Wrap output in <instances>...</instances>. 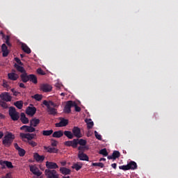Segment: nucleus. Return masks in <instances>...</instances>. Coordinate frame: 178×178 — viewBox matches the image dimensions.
Returning a JSON list of instances; mask_svg holds the SVG:
<instances>
[{
    "mask_svg": "<svg viewBox=\"0 0 178 178\" xmlns=\"http://www.w3.org/2000/svg\"><path fill=\"white\" fill-rule=\"evenodd\" d=\"M78 158L79 161H86L87 162H88L89 161L88 156H87V154L83 152L78 153Z\"/></svg>",
    "mask_w": 178,
    "mask_h": 178,
    "instance_id": "obj_17",
    "label": "nucleus"
},
{
    "mask_svg": "<svg viewBox=\"0 0 178 178\" xmlns=\"http://www.w3.org/2000/svg\"><path fill=\"white\" fill-rule=\"evenodd\" d=\"M21 48L22 51L25 52V54H31V49H30V47H29V46H27L26 43H22Z\"/></svg>",
    "mask_w": 178,
    "mask_h": 178,
    "instance_id": "obj_20",
    "label": "nucleus"
},
{
    "mask_svg": "<svg viewBox=\"0 0 178 178\" xmlns=\"http://www.w3.org/2000/svg\"><path fill=\"white\" fill-rule=\"evenodd\" d=\"M21 130H24L26 133H34L35 131V128L33 127V126H26L23 125L21 128Z\"/></svg>",
    "mask_w": 178,
    "mask_h": 178,
    "instance_id": "obj_11",
    "label": "nucleus"
},
{
    "mask_svg": "<svg viewBox=\"0 0 178 178\" xmlns=\"http://www.w3.org/2000/svg\"><path fill=\"white\" fill-rule=\"evenodd\" d=\"M0 165H6L8 169H13V164L12 162L8 161H0Z\"/></svg>",
    "mask_w": 178,
    "mask_h": 178,
    "instance_id": "obj_23",
    "label": "nucleus"
},
{
    "mask_svg": "<svg viewBox=\"0 0 178 178\" xmlns=\"http://www.w3.org/2000/svg\"><path fill=\"white\" fill-rule=\"evenodd\" d=\"M81 103L80 102H74V101H67L65 103V106L64 107V111L65 112H72V109L74 108L75 112H81V108H80V104Z\"/></svg>",
    "mask_w": 178,
    "mask_h": 178,
    "instance_id": "obj_1",
    "label": "nucleus"
},
{
    "mask_svg": "<svg viewBox=\"0 0 178 178\" xmlns=\"http://www.w3.org/2000/svg\"><path fill=\"white\" fill-rule=\"evenodd\" d=\"M83 148H84L85 151L86 150L88 151V149H89L88 146H86V145L83 146Z\"/></svg>",
    "mask_w": 178,
    "mask_h": 178,
    "instance_id": "obj_63",
    "label": "nucleus"
},
{
    "mask_svg": "<svg viewBox=\"0 0 178 178\" xmlns=\"http://www.w3.org/2000/svg\"><path fill=\"white\" fill-rule=\"evenodd\" d=\"M102 161H106V159H105V158H101V159H99V162H102Z\"/></svg>",
    "mask_w": 178,
    "mask_h": 178,
    "instance_id": "obj_64",
    "label": "nucleus"
},
{
    "mask_svg": "<svg viewBox=\"0 0 178 178\" xmlns=\"http://www.w3.org/2000/svg\"><path fill=\"white\" fill-rule=\"evenodd\" d=\"M20 120L23 124H27V123H29V118L26 117L24 113H21Z\"/></svg>",
    "mask_w": 178,
    "mask_h": 178,
    "instance_id": "obj_25",
    "label": "nucleus"
},
{
    "mask_svg": "<svg viewBox=\"0 0 178 178\" xmlns=\"http://www.w3.org/2000/svg\"><path fill=\"white\" fill-rule=\"evenodd\" d=\"M120 156V152L119 151L115 150L112 155L108 156L107 159H117V158H119Z\"/></svg>",
    "mask_w": 178,
    "mask_h": 178,
    "instance_id": "obj_18",
    "label": "nucleus"
},
{
    "mask_svg": "<svg viewBox=\"0 0 178 178\" xmlns=\"http://www.w3.org/2000/svg\"><path fill=\"white\" fill-rule=\"evenodd\" d=\"M32 98L35 99V101H41V99H42V95L35 94L32 96Z\"/></svg>",
    "mask_w": 178,
    "mask_h": 178,
    "instance_id": "obj_36",
    "label": "nucleus"
},
{
    "mask_svg": "<svg viewBox=\"0 0 178 178\" xmlns=\"http://www.w3.org/2000/svg\"><path fill=\"white\" fill-rule=\"evenodd\" d=\"M81 168H83V166H81L77 163L72 165V169H75L77 171L80 170V169H81Z\"/></svg>",
    "mask_w": 178,
    "mask_h": 178,
    "instance_id": "obj_40",
    "label": "nucleus"
},
{
    "mask_svg": "<svg viewBox=\"0 0 178 178\" xmlns=\"http://www.w3.org/2000/svg\"><path fill=\"white\" fill-rule=\"evenodd\" d=\"M44 173L48 178H59V175L56 173L55 170H45Z\"/></svg>",
    "mask_w": 178,
    "mask_h": 178,
    "instance_id": "obj_4",
    "label": "nucleus"
},
{
    "mask_svg": "<svg viewBox=\"0 0 178 178\" xmlns=\"http://www.w3.org/2000/svg\"><path fill=\"white\" fill-rule=\"evenodd\" d=\"M3 87H4V88H9V86L8 85V83H3Z\"/></svg>",
    "mask_w": 178,
    "mask_h": 178,
    "instance_id": "obj_58",
    "label": "nucleus"
},
{
    "mask_svg": "<svg viewBox=\"0 0 178 178\" xmlns=\"http://www.w3.org/2000/svg\"><path fill=\"white\" fill-rule=\"evenodd\" d=\"M15 106L18 109H22L23 108V102L22 101H17L14 103Z\"/></svg>",
    "mask_w": 178,
    "mask_h": 178,
    "instance_id": "obj_33",
    "label": "nucleus"
},
{
    "mask_svg": "<svg viewBox=\"0 0 178 178\" xmlns=\"http://www.w3.org/2000/svg\"><path fill=\"white\" fill-rule=\"evenodd\" d=\"M85 123H86L87 124V129L88 130L92 129V127H94V122L92 121L91 119H85Z\"/></svg>",
    "mask_w": 178,
    "mask_h": 178,
    "instance_id": "obj_22",
    "label": "nucleus"
},
{
    "mask_svg": "<svg viewBox=\"0 0 178 178\" xmlns=\"http://www.w3.org/2000/svg\"><path fill=\"white\" fill-rule=\"evenodd\" d=\"M128 168L131 170H135V169H137V163L135 161H131L128 163Z\"/></svg>",
    "mask_w": 178,
    "mask_h": 178,
    "instance_id": "obj_28",
    "label": "nucleus"
},
{
    "mask_svg": "<svg viewBox=\"0 0 178 178\" xmlns=\"http://www.w3.org/2000/svg\"><path fill=\"white\" fill-rule=\"evenodd\" d=\"M19 94H20V92H17V91H15V92L13 93V95L15 97H17L19 95Z\"/></svg>",
    "mask_w": 178,
    "mask_h": 178,
    "instance_id": "obj_59",
    "label": "nucleus"
},
{
    "mask_svg": "<svg viewBox=\"0 0 178 178\" xmlns=\"http://www.w3.org/2000/svg\"><path fill=\"white\" fill-rule=\"evenodd\" d=\"M67 124H69V120L63 118H60V122L58 123H56L55 126L56 127H66Z\"/></svg>",
    "mask_w": 178,
    "mask_h": 178,
    "instance_id": "obj_7",
    "label": "nucleus"
},
{
    "mask_svg": "<svg viewBox=\"0 0 178 178\" xmlns=\"http://www.w3.org/2000/svg\"><path fill=\"white\" fill-rule=\"evenodd\" d=\"M8 50V46L6 44H3L1 45V51H6Z\"/></svg>",
    "mask_w": 178,
    "mask_h": 178,
    "instance_id": "obj_53",
    "label": "nucleus"
},
{
    "mask_svg": "<svg viewBox=\"0 0 178 178\" xmlns=\"http://www.w3.org/2000/svg\"><path fill=\"white\" fill-rule=\"evenodd\" d=\"M27 143L29 145H31V147H37V145H38V144L37 143V142L33 140V139L31 140H28Z\"/></svg>",
    "mask_w": 178,
    "mask_h": 178,
    "instance_id": "obj_34",
    "label": "nucleus"
},
{
    "mask_svg": "<svg viewBox=\"0 0 178 178\" xmlns=\"http://www.w3.org/2000/svg\"><path fill=\"white\" fill-rule=\"evenodd\" d=\"M19 87H20V88H26V85H24V83H20Z\"/></svg>",
    "mask_w": 178,
    "mask_h": 178,
    "instance_id": "obj_56",
    "label": "nucleus"
},
{
    "mask_svg": "<svg viewBox=\"0 0 178 178\" xmlns=\"http://www.w3.org/2000/svg\"><path fill=\"white\" fill-rule=\"evenodd\" d=\"M29 134H24V133H21L19 134V137H21V138H26V140H29Z\"/></svg>",
    "mask_w": 178,
    "mask_h": 178,
    "instance_id": "obj_44",
    "label": "nucleus"
},
{
    "mask_svg": "<svg viewBox=\"0 0 178 178\" xmlns=\"http://www.w3.org/2000/svg\"><path fill=\"white\" fill-rule=\"evenodd\" d=\"M53 133H54V130H52V129H50V130H44V131H42V134H43L44 136H51V134H53Z\"/></svg>",
    "mask_w": 178,
    "mask_h": 178,
    "instance_id": "obj_35",
    "label": "nucleus"
},
{
    "mask_svg": "<svg viewBox=\"0 0 178 178\" xmlns=\"http://www.w3.org/2000/svg\"><path fill=\"white\" fill-rule=\"evenodd\" d=\"M118 166V164H116V163H112L111 164V167L113 168V169H116Z\"/></svg>",
    "mask_w": 178,
    "mask_h": 178,
    "instance_id": "obj_57",
    "label": "nucleus"
},
{
    "mask_svg": "<svg viewBox=\"0 0 178 178\" xmlns=\"http://www.w3.org/2000/svg\"><path fill=\"white\" fill-rule=\"evenodd\" d=\"M8 78L9 80H12V81H16L19 79V74L15 72H10L8 74Z\"/></svg>",
    "mask_w": 178,
    "mask_h": 178,
    "instance_id": "obj_15",
    "label": "nucleus"
},
{
    "mask_svg": "<svg viewBox=\"0 0 178 178\" xmlns=\"http://www.w3.org/2000/svg\"><path fill=\"white\" fill-rule=\"evenodd\" d=\"M29 81L33 83V84H37V83H38L37 76L33 74H29Z\"/></svg>",
    "mask_w": 178,
    "mask_h": 178,
    "instance_id": "obj_24",
    "label": "nucleus"
},
{
    "mask_svg": "<svg viewBox=\"0 0 178 178\" xmlns=\"http://www.w3.org/2000/svg\"><path fill=\"white\" fill-rule=\"evenodd\" d=\"M30 124L33 127H37V126L40 124V119L33 118L32 120H31Z\"/></svg>",
    "mask_w": 178,
    "mask_h": 178,
    "instance_id": "obj_30",
    "label": "nucleus"
},
{
    "mask_svg": "<svg viewBox=\"0 0 178 178\" xmlns=\"http://www.w3.org/2000/svg\"><path fill=\"white\" fill-rule=\"evenodd\" d=\"M3 137V132L0 131V140Z\"/></svg>",
    "mask_w": 178,
    "mask_h": 178,
    "instance_id": "obj_60",
    "label": "nucleus"
},
{
    "mask_svg": "<svg viewBox=\"0 0 178 178\" xmlns=\"http://www.w3.org/2000/svg\"><path fill=\"white\" fill-rule=\"evenodd\" d=\"M79 138H78V140H77V145H81L82 147H84L86 145H87V140H84V139H79Z\"/></svg>",
    "mask_w": 178,
    "mask_h": 178,
    "instance_id": "obj_32",
    "label": "nucleus"
},
{
    "mask_svg": "<svg viewBox=\"0 0 178 178\" xmlns=\"http://www.w3.org/2000/svg\"><path fill=\"white\" fill-rule=\"evenodd\" d=\"M26 112H37V108L33 104H30L26 110Z\"/></svg>",
    "mask_w": 178,
    "mask_h": 178,
    "instance_id": "obj_31",
    "label": "nucleus"
},
{
    "mask_svg": "<svg viewBox=\"0 0 178 178\" xmlns=\"http://www.w3.org/2000/svg\"><path fill=\"white\" fill-rule=\"evenodd\" d=\"M60 172L62 173V175H70L72 172L70 169L66 168L65 167H60Z\"/></svg>",
    "mask_w": 178,
    "mask_h": 178,
    "instance_id": "obj_27",
    "label": "nucleus"
},
{
    "mask_svg": "<svg viewBox=\"0 0 178 178\" xmlns=\"http://www.w3.org/2000/svg\"><path fill=\"white\" fill-rule=\"evenodd\" d=\"M1 52H3V58H6V56H8V55H9V50H3L1 51Z\"/></svg>",
    "mask_w": 178,
    "mask_h": 178,
    "instance_id": "obj_47",
    "label": "nucleus"
},
{
    "mask_svg": "<svg viewBox=\"0 0 178 178\" xmlns=\"http://www.w3.org/2000/svg\"><path fill=\"white\" fill-rule=\"evenodd\" d=\"M44 149H45L49 154H58V152H59V149L55 147L44 146Z\"/></svg>",
    "mask_w": 178,
    "mask_h": 178,
    "instance_id": "obj_13",
    "label": "nucleus"
},
{
    "mask_svg": "<svg viewBox=\"0 0 178 178\" xmlns=\"http://www.w3.org/2000/svg\"><path fill=\"white\" fill-rule=\"evenodd\" d=\"M119 169H120L121 170H129L128 164L126 165L119 166Z\"/></svg>",
    "mask_w": 178,
    "mask_h": 178,
    "instance_id": "obj_43",
    "label": "nucleus"
},
{
    "mask_svg": "<svg viewBox=\"0 0 178 178\" xmlns=\"http://www.w3.org/2000/svg\"><path fill=\"white\" fill-rule=\"evenodd\" d=\"M27 116H29V118H33L34 115H35V112H26Z\"/></svg>",
    "mask_w": 178,
    "mask_h": 178,
    "instance_id": "obj_51",
    "label": "nucleus"
},
{
    "mask_svg": "<svg viewBox=\"0 0 178 178\" xmlns=\"http://www.w3.org/2000/svg\"><path fill=\"white\" fill-rule=\"evenodd\" d=\"M46 166L47 168V169H58V168H59V166H58V164H56V163H54V162H49V161H47L46 162Z\"/></svg>",
    "mask_w": 178,
    "mask_h": 178,
    "instance_id": "obj_14",
    "label": "nucleus"
},
{
    "mask_svg": "<svg viewBox=\"0 0 178 178\" xmlns=\"http://www.w3.org/2000/svg\"><path fill=\"white\" fill-rule=\"evenodd\" d=\"M52 137H54V138H60V137H63V131L59 130L54 131L52 134Z\"/></svg>",
    "mask_w": 178,
    "mask_h": 178,
    "instance_id": "obj_19",
    "label": "nucleus"
},
{
    "mask_svg": "<svg viewBox=\"0 0 178 178\" xmlns=\"http://www.w3.org/2000/svg\"><path fill=\"white\" fill-rule=\"evenodd\" d=\"M63 134L65 136V137L69 138V140H73V138H74V135H73V133H72L70 131H65Z\"/></svg>",
    "mask_w": 178,
    "mask_h": 178,
    "instance_id": "obj_26",
    "label": "nucleus"
},
{
    "mask_svg": "<svg viewBox=\"0 0 178 178\" xmlns=\"http://www.w3.org/2000/svg\"><path fill=\"white\" fill-rule=\"evenodd\" d=\"M0 119H5V115L0 113Z\"/></svg>",
    "mask_w": 178,
    "mask_h": 178,
    "instance_id": "obj_61",
    "label": "nucleus"
},
{
    "mask_svg": "<svg viewBox=\"0 0 178 178\" xmlns=\"http://www.w3.org/2000/svg\"><path fill=\"white\" fill-rule=\"evenodd\" d=\"M15 62H17V65H19L20 66H23V63L22 62V60H19V58H17V57L15 58Z\"/></svg>",
    "mask_w": 178,
    "mask_h": 178,
    "instance_id": "obj_48",
    "label": "nucleus"
},
{
    "mask_svg": "<svg viewBox=\"0 0 178 178\" xmlns=\"http://www.w3.org/2000/svg\"><path fill=\"white\" fill-rule=\"evenodd\" d=\"M14 147H15V149H17V151H19V149H21V147H19V145L17 143H15Z\"/></svg>",
    "mask_w": 178,
    "mask_h": 178,
    "instance_id": "obj_55",
    "label": "nucleus"
},
{
    "mask_svg": "<svg viewBox=\"0 0 178 178\" xmlns=\"http://www.w3.org/2000/svg\"><path fill=\"white\" fill-rule=\"evenodd\" d=\"M92 166H99V168H104V165L103 163H92Z\"/></svg>",
    "mask_w": 178,
    "mask_h": 178,
    "instance_id": "obj_41",
    "label": "nucleus"
},
{
    "mask_svg": "<svg viewBox=\"0 0 178 178\" xmlns=\"http://www.w3.org/2000/svg\"><path fill=\"white\" fill-rule=\"evenodd\" d=\"M9 116L14 122L19 120L20 118V114L18 112H9Z\"/></svg>",
    "mask_w": 178,
    "mask_h": 178,
    "instance_id": "obj_12",
    "label": "nucleus"
},
{
    "mask_svg": "<svg viewBox=\"0 0 178 178\" xmlns=\"http://www.w3.org/2000/svg\"><path fill=\"white\" fill-rule=\"evenodd\" d=\"M99 154H100V155H103V156H108V151L106 150V148L99 150Z\"/></svg>",
    "mask_w": 178,
    "mask_h": 178,
    "instance_id": "obj_37",
    "label": "nucleus"
},
{
    "mask_svg": "<svg viewBox=\"0 0 178 178\" xmlns=\"http://www.w3.org/2000/svg\"><path fill=\"white\" fill-rule=\"evenodd\" d=\"M77 141H79V138L73 139L72 140H67L64 143V145H65V147L77 148Z\"/></svg>",
    "mask_w": 178,
    "mask_h": 178,
    "instance_id": "obj_5",
    "label": "nucleus"
},
{
    "mask_svg": "<svg viewBox=\"0 0 178 178\" xmlns=\"http://www.w3.org/2000/svg\"><path fill=\"white\" fill-rule=\"evenodd\" d=\"M78 151H79V154H81V152L84 153V151H86L84 149V146H79L78 147Z\"/></svg>",
    "mask_w": 178,
    "mask_h": 178,
    "instance_id": "obj_49",
    "label": "nucleus"
},
{
    "mask_svg": "<svg viewBox=\"0 0 178 178\" xmlns=\"http://www.w3.org/2000/svg\"><path fill=\"white\" fill-rule=\"evenodd\" d=\"M95 136L97 140H102V136L97 131H95Z\"/></svg>",
    "mask_w": 178,
    "mask_h": 178,
    "instance_id": "obj_46",
    "label": "nucleus"
},
{
    "mask_svg": "<svg viewBox=\"0 0 178 178\" xmlns=\"http://www.w3.org/2000/svg\"><path fill=\"white\" fill-rule=\"evenodd\" d=\"M15 67L17 70V72H19V73H22V74H23V73L26 72V70L24 69V67H23L22 66L19 65V64H15Z\"/></svg>",
    "mask_w": 178,
    "mask_h": 178,
    "instance_id": "obj_29",
    "label": "nucleus"
},
{
    "mask_svg": "<svg viewBox=\"0 0 178 178\" xmlns=\"http://www.w3.org/2000/svg\"><path fill=\"white\" fill-rule=\"evenodd\" d=\"M20 79L22 83H27L29 81V74H27V72H25L20 74Z\"/></svg>",
    "mask_w": 178,
    "mask_h": 178,
    "instance_id": "obj_16",
    "label": "nucleus"
},
{
    "mask_svg": "<svg viewBox=\"0 0 178 178\" xmlns=\"http://www.w3.org/2000/svg\"><path fill=\"white\" fill-rule=\"evenodd\" d=\"M16 138L15 134H12L11 132H8L2 139V144L6 148H9L10 145L13 143V141Z\"/></svg>",
    "mask_w": 178,
    "mask_h": 178,
    "instance_id": "obj_2",
    "label": "nucleus"
},
{
    "mask_svg": "<svg viewBox=\"0 0 178 178\" xmlns=\"http://www.w3.org/2000/svg\"><path fill=\"white\" fill-rule=\"evenodd\" d=\"M18 154L19 156H24L26 155V150L24 149L21 148L20 149L18 150Z\"/></svg>",
    "mask_w": 178,
    "mask_h": 178,
    "instance_id": "obj_38",
    "label": "nucleus"
},
{
    "mask_svg": "<svg viewBox=\"0 0 178 178\" xmlns=\"http://www.w3.org/2000/svg\"><path fill=\"white\" fill-rule=\"evenodd\" d=\"M0 98L2 101H5L6 102H10L12 101V96L10 94L7 92H4L0 95Z\"/></svg>",
    "mask_w": 178,
    "mask_h": 178,
    "instance_id": "obj_6",
    "label": "nucleus"
},
{
    "mask_svg": "<svg viewBox=\"0 0 178 178\" xmlns=\"http://www.w3.org/2000/svg\"><path fill=\"white\" fill-rule=\"evenodd\" d=\"M51 147H57L58 146V140L55 139H51Z\"/></svg>",
    "mask_w": 178,
    "mask_h": 178,
    "instance_id": "obj_45",
    "label": "nucleus"
},
{
    "mask_svg": "<svg viewBox=\"0 0 178 178\" xmlns=\"http://www.w3.org/2000/svg\"><path fill=\"white\" fill-rule=\"evenodd\" d=\"M40 90L43 92H49L52 91V86H51L48 83H43V84L40 85Z\"/></svg>",
    "mask_w": 178,
    "mask_h": 178,
    "instance_id": "obj_9",
    "label": "nucleus"
},
{
    "mask_svg": "<svg viewBox=\"0 0 178 178\" xmlns=\"http://www.w3.org/2000/svg\"><path fill=\"white\" fill-rule=\"evenodd\" d=\"M9 40H10L9 36H7L6 39V45H8V47H12L10 42H9Z\"/></svg>",
    "mask_w": 178,
    "mask_h": 178,
    "instance_id": "obj_50",
    "label": "nucleus"
},
{
    "mask_svg": "<svg viewBox=\"0 0 178 178\" xmlns=\"http://www.w3.org/2000/svg\"><path fill=\"white\" fill-rule=\"evenodd\" d=\"M1 106H2V108H3L4 109H8V104H6V102H1Z\"/></svg>",
    "mask_w": 178,
    "mask_h": 178,
    "instance_id": "obj_52",
    "label": "nucleus"
},
{
    "mask_svg": "<svg viewBox=\"0 0 178 178\" xmlns=\"http://www.w3.org/2000/svg\"><path fill=\"white\" fill-rule=\"evenodd\" d=\"M37 73L38 74H40L41 76H45V72H44V70H42V69L41 68H38L37 70Z\"/></svg>",
    "mask_w": 178,
    "mask_h": 178,
    "instance_id": "obj_42",
    "label": "nucleus"
},
{
    "mask_svg": "<svg viewBox=\"0 0 178 178\" xmlns=\"http://www.w3.org/2000/svg\"><path fill=\"white\" fill-rule=\"evenodd\" d=\"M56 112H50L49 115H53V116H55V115H56Z\"/></svg>",
    "mask_w": 178,
    "mask_h": 178,
    "instance_id": "obj_62",
    "label": "nucleus"
},
{
    "mask_svg": "<svg viewBox=\"0 0 178 178\" xmlns=\"http://www.w3.org/2000/svg\"><path fill=\"white\" fill-rule=\"evenodd\" d=\"M42 104L45 107L47 108L49 112H56V108H58V105L54 103V102L44 100Z\"/></svg>",
    "mask_w": 178,
    "mask_h": 178,
    "instance_id": "obj_3",
    "label": "nucleus"
},
{
    "mask_svg": "<svg viewBox=\"0 0 178 178\" xmlns=\"http://www.w3.org/2000/svg\"><path fill=\"white\" fill-rule=\"evenodd\" d=\"M8 112H16V108H15L14 106H10L9 108Z\"/></svg>",
    "mask_w": 178,
    "mask_h": 178,
    "instance_id": "obj_54",
    "label": "nucleus"
},
{
    "mask_svg": "<svg viewBox=\"0 0 178 178\" xmlns=\"http://www.w3.org/2000/svg\"><path fill=\"white\" fill-rule=\"evenodd\" d=\"M37 137V134H28V140H34Z\"/></svg>",
    "mask_w": 178,
    "mask_h": 178,
    "instance_id": "obj_39",
    "label": "nucleus"
},
{
    "mask_svg": "<svg viewBox=\"0 0 178 178\" xmlns=\"http://www.w3.org/2000/svg\"><path fill=\"white\" fill-rule=\"evenodd\" d=\"M30 171L32 172L35 176L40 177L42 175V172L40 171V169L35 165H29Z\"/></svg>",
    "mask_w": 178,
    "mask_h": 178,
    "instance_id": "obj_10",
    "label": "nucleus"
},
{
    "mask_svg": "<svg viewBox=\"0 0 178 178\" xmlns=\"http://www.w3.org/2000/svg\"><path fill=\"white\" fill-rule=\"evenodd\" d=\"M72 134L74 137H76V138H81V137H83L81 130L78 127H74L72 129Z\"/></svg>",
    "mask_w": 178,
    "mask_h": 178,
    "instance_id": "obj_8",
    "label": "nucleus"
},
{
    "mask_svg": "<svg viewBox=\"0 0 178 178\" xmlns=\"http://www.w3.org/2000/svg\"><path fill=\"white\" fill-rule=\"evenodd\" d=\"M34 159H35L36 162H44V159H45V156L39 155L38 153H35Z\"/></svg>",
    "mask_w": 178,
    "mask_h": 178,
    "instance_id": "obj_21",
    "label": "nucleus"
}]
</instances>
